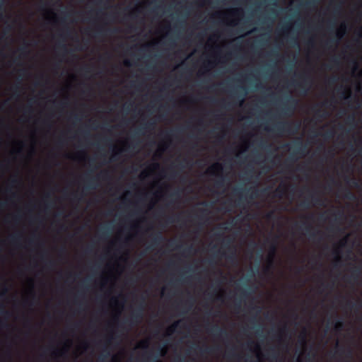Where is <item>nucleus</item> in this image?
<instances>
[{"mask_svg":"<svg viewBox=\"0 0 362 362\" xmlns=\"http://www.w3.org/2000/svg\"><path fill=\"white\" fill-rule=\"evenodd\" d=\"M300 127L299 122H279L273 125L272 128L264 127L267 131L275 132L279 134L288 133L291 134H296Z\"/></svg>","mask_w":362,"mask_h":362,"instance_id":"1","label":"nucleus"},{"mask_svg":"<svg viewBox=\"0 0 362 362\" xmlns=\"http://www.w3.org/2000/svg\"><path fill=\"white\" fill-rule=\"evenodd\" d=\"M285 146L288 147L289 151L292 153V155L285 162L286 165H288V163L289 161L295 162L297 160V158H294L295 155L305 156L307 151V147L300 139H298L291 144H286Z\"/></svg>","mask_w":362,"mask_h":362,"instance_id":"2","label":"nucleus"},{"mask_svg":"<svg viewBox=\"0 0 362 362\" xmlns=\"http://www.w3.org/2000/svg\"><path fill=\"white\" fill-rule=\"evenodd\" d=\"M144 307L143 304L139 305L136 309L134 310L130 315L129 319L124 322V324H128L130 326L137 325L143 318Z\"/></svg>","mask_w":362,"mask_h":362,"instance_id":"3","label":"nucleus"},{"mask_svg":"<svg viewBox=\"0 0 362 362\" xmlns=\"http://www.w3.org/2000/svg\"><path fill=\"white\" fill-rule=\"evenodd\" d=\"M298 104V100L296 99L293 98L291 96H288L286 98V100L284 103V106L282 108V112L285 115L290 116L291 115Z\"/></svg>","mask_w":362,"mask_h":362,"instance_id":"4","label":"nucleus"},{"mask_svg":"<svg viewBox=\"0 0 362 362\" xmlns=\"http://www.w3.org/2000/svg\"><path fill=\"white\" fill-rule=\"evenodd\" d=\"M310 199L311 202L315 204L320 206L324 205V202L320 196H318L316 193H311L309 197L306 198L305 200L300 202V206L304 209H309L311 206Z\"/></svg>","mask_w":362,"mask_h":362,"instance_id":"5","label":"nucleus"},{"mask_svg":"<svg viewBox=\"0 0 362 362\" xmlns=\"http://www.w3.org/2000/svg\"><path fill=\"white\" fill-rule=\"evenodd\" d=\"M300 78L302 81L300 83H296V86L303 90L304 94H306L312 82L311 78L307 74L300 75Z\"/></svg>","mask_w":362,"mask_h":362,"instance_id":"6","label":"nucleus"},{"mask_svg":"<svg viewBox=\"0 0 362 362\" xmlns=\"http://www.w3.org/2000/svg\"><path fill=\"white\" fill-rule=\"evenodd\" d=\"M240 89H243L244 92L241 93L240 91H238L235 94L232 95L233 104L238 106L243 105L245 100V97L247 94V92L245 91V89L244 88L241 87Z\"/></svg>","mask_w":362,"mask_h":362,"instance_id":"7","label":"nucleus"},{"mask_svg":"<svg viewBox=\"0 0 362 362\" xmlns=\"http://www.w3.org/2000/svg\"><path fill=\"white\" fill-rule=\"evenodd\" d=\"M254 292L253 290L251 289L250 287H247L246 288H241L240 289V300H238V298L235 300V306L236 308L239 309L241 306V302L243 298H248L251 293Z\"/></svg>","mask_w":362,"mask_h":362,"instance_id":"8","label":"nucleus"},{"mask_svg":"<svg viewBox=\"0 0 362 362\" xmlns=\"http://www.w3.org/2000/svg\"><path fill=\"white\" fill-rule=\"evenodd\" d=\"M276 242H277V238H276L270 245V252H269L270 257L269 259V265L267 268H265L264 271L266 272H268L270 269V267L273 265L274 257L276 253V250H277Z\"/></svg>","mask_w":362,"mask_h":362,"instance_id":"9","label":"nucleus"},{"mask_svg":"<svg viewBox=\"0 0 362 362\" xmlns=\"http://www.w3.org/2000/svg\"><path fill=\"white\" fill-rule=\"evenodd\" d=\"M208 331L214 337H221L223 335L228 336L226 331L224 329L218 327L217 325H212Z\"/></svg>","mask_w":362,"mask_h":362,"instance_id":"10","label":"nucleus"},{"mask_svg":"<svg viewBox=\"0 0 362 362\" xmlns=\"http://www.w3.org/2000/svg\"><path fill=\"white\" fill-rule=\"evenodd\" d=\"M303 226H304L303 229L305 230L306 234H308L309 237L312 239H314L317 236V235L321 234V232L320 230L312 232L313 226L310 223L304 222L303 223Z\"/></svg>","mask_w":362,"mask_h":362,"instance_id":"11","label":"nucleus"},{"mask_svg":"<svg viewBox=\"0 0 362 362\" xmlns=\"http://www.w3.org/2000/svg\"><path fill=\"white\" fill-rule=\"evenodd\" d=\"M334 354H337L339 356H345L349 360L353 358V351L351 348L345 349L344 347H340Z\"/></svg>","mask_w":362,"mask_h":362,"instance_id":"12","label":"nucleus"},{"mask_svg":"<svg viewBox=\"0 0 362 362\" xmlns=\"http://www.w3.org/2000/svg\"><path fill=\"white\" fill-rule=\"evenodd\" d=\"M155 126L154 122H146L142 125V127L137 131V134H144V131L150 130L153 129Z\"/></svg>","mask_w":362,"mask_h":362,"instance_id":"13","label":"nucleus"},{"mask_svg":"<svg viewBox=\"0 0 362 362\" xmlns=\"http://www.w3.org/2000/svg\"><path fill=\"white\" fill-rule=\"evenodd\" d=\"M333 253L336 255V257L334 261V267H337L339 265V264L341 261V257L339 255V249L338 248L334 249L333 251Z\"/></svg>","mask_w":362,"mask_h":362,"instance_id":"14","label":"nucleus"},{"mask_svg":"<svg viewBox=\"0 0 362 362\" xmlns=\"http://www.w3.org/2000/svg\"><path fill=\"white\" fill-rule=\"evenodd\" d=\"M225 185V177L223 175H219L218 180L215 182V186L217 188L223 187Z\"/></svg>","mask_w":362,"mask_h":362,"instance_id":"15","label":"nucleus"},{"mask_svg":"<svg viewBox=\"0 0 362 362\" xmlns=\"http://www.w3.org/2000/svg\"><path fill=\"white\" fill-rule=\"evenodd\" d=\"M345 181L348 183V184H351L352 186L355 187H357L358 188L360 187V185H359V181L357 180L355 178H350L349 177L346 176L345 177Z\"/></svg>","mask_w":362,"mask_h":362,"instance_id":"16","label":"nucleus"},{"mask_svg":"<svg viewBox=\"0 0 362 362\" xmlns=\"http://www.w3.org/2000/svg\"><path fill=\"white\" fill-rule=\"evenodd\" d=\"M163 240V237L160 233H157L153 238V244L155 245H158Z\"/></svg>","mask_w":362,"mask_h":362,"instance_id":"17","label":"nucleus"},{"mask_svg":"<svg viewBox=\"0 0 362 362\" xmlns=\"http://www.w3.org/2000/svg\"><path fill=\"white\" fill-rule=\"evenodd\" d=\"M215 170H217V171H222L223 170V166L221 163H216L215 164H214L211 168H210V173L211 174H214V171Z\"/></svg>","mask_w":362,"mask_h":362,"instance_id":"18","label":"nucleus"},{"mask_svg":"<svg viewBox=\"0 0 362 362\" xmlns=\"http://www.w3.org/2000/svg\"><path fill=\"white\" fill-rule=\"evenodd\" d=\"M346 307L351 310L354 308H357L358 310L361 308V304L359 305L353 301L347 300L346 303Z\"/></svg>","mask_w":362,"mask_h":362,"instance_id":"19","label":"nucleus"},{"mask_svg":"<svg viewBox=\"0 0 362 362\" xmlns=\"http://www.w3.org/2000/svg\"><path fill=\"white\" fill-rule=\"evenodd\" d=\"M105 29L103 26H98L96 29H95V37H101V36H103L105 35Z\"/></svg>","mask_w":362,"mask_h":362,"instance_id":"20","label":"nucleus"},{"mask_svg":"<svg viewBox=\"0 0 362 362\" xmlns=\"http://www.w3.org/2000/svg\"><path fill=\"white\" fill-rule=\"evenodd\" d=\"M95 179L94 178H90L87 180V185L86 186V189H95Z\"/></svg>","mask_w":362,"mask_h":362,"instance_id":"21","label":"nucleus"},{"mask_svg":"<svg viewBox=\"0 0 362 362\" xmlns=\"http://www.w3.org/2000/svg\"><path fill=\"white\" fill-rule=\"evenodd\" d=\"M179 323H180V321H177L168 327V332L169 334H173V332H175V329L178 327Z\"/></svg>","mask_w":362,"mask_h":362,"instance_id":"22","label":"nucleus"},{"mask_svg":"<svg viewBox=\"0 0 362 362\" xmlns=\"http://www.w3.org/2000/svg\"><path fill=\"white\" fill-rule=\"evenodd\" d=\"M344 328V322L341 320H338L334 325V329L336 331H341Z\"/></svg>","mask_w":362,"mask_h":362,"instance_id":"23","label":"nucleus"},{"mask_svg":"<svg viewBox=\"0 0 362 362\" xmlns=\"http://www.w3.org/2000/svg\"><path fill=\"white\" fill-rule=\"evenodd\" d=\"M20 235H13L10 237V241L13 244H18L21 240Z\"/></svg>","mask_w":362,"mask_h":362,"instance_id":"24","label":"nucleus"},{"mask_svg":"<svg viewBox=\"0 0 362 362\" xmlns=\"http://www.w3.org/2000/svg\"><path fill=\"white\" fill-rule=\"evenodd\" d=\"M345 25H341V27H340V30H339L337 32V36L338 37V39H340L342 37L344 33V31H345Z\"/></svg>","mask_w":362,"mask_h":362,"instance_id":"25","label":"nucleus"},{"mask_svg":"<svg viewBox=\"0 0 362 362\" xmlns=\"http://www.w3.org/2000/svg\"><path fill=\"white\" fill-rule=\"evenodd\" d=\"M233 193L235 195H238L240 196V199H239V202L238 204H240V202L242 201L243 199V196H242V189H239V188H235L233 189Z\"/></svg>","mask_w":362,"mask_h":362,"instance_id":"26","label":"nucleus"},{"mask_svg":"<svg viewBox=\"0 0 362 362\" xmlns=\"http://www.w3.org/2000/svg\"><path fill=\"white\" fill-rule=\"evenodd\" d=\"M345 197L349 199H355L354 194L349 189H346Z\"/></svg>","mask_w":362,"mask_h":362,"instance_id":"27","label":"nucleus"},{"mask_svg":"<svg viewBox=\"0 0 362 362\" xmlns=\"http://www.w3.org/2000/svg\"><path fill=\"white\" fill-rule=\"evenodd\" d=\"M0 315H4L6 317H9L10 313L4 309L2 304L0 303Z\"/></svg>","mask_w":362,"mask_h":362,"instance_id":"28","label":"nucleus"},{"mask_svg":"<svg viewBox=\"0 0 362 362\" xmlns=\"http://www.w3.org/2000/svg\"><path fill=\"white\" fill-rule=\"evenodd\" d=\"M110 356V351H107L105 354L102 355L99 357L100 362H105V359Z\"/></svg>","mask_w":362,"mask_h":362,"instance_id":"29","label":"nucleus"},{"mask_svg":"<svg viewBox=\"0 0 362 362\" xmlns=\"http://www.w3.org/2000/svg\"><path fill=\"white\" fill-rule=\"evenodd\" d=\"M284 190L280 189V188H277L276 190H275V194H274V196L276 197H281L282 195L284 194Z\"/></svg>","mask_w":362,"mask_h":362,"instance_id":"30","label":"nucleus"},{"mask_svg":"<svg viewBox=\"0 0 362 362\" xmlns=\"http://www.w3.org/2000/svg\"><path fill=\"white\" fill-rule=\"evenodd\" d=\"M57 46L59 48H60L62 50H63L64 54L69 53V50L67 49L65 44H58Z\"/></svg>","mask_w":362,"mask_h":362,"instance_id":"31","label":"nucleus"},{"mask_svg":"<svg viewBox=\"0 0 362 362\" xmlns=\"http://www.w3.org/2000/svg\"><path fill=\"white\" fill-rule=\"evenodd\" d=\"M359 274H360L359 268L355 267L354 269L352 271V276L354 278H356L358 276Z\"/></svg>","mask_w":362,"mask_h":362,"instance_id":"32","label":"nucleus"},{"mask_svg":"<svg viewBox=\"0 0 362 362\" xmlns=\"http://www.w3.org/2000/svg\"><path fill=\"white\" fill-rule=\"evenodd\" d=\"M230 244H231V240H230V239L223 240V245L225 247L228 248V249L230 247Z\"/></svg>","mask_w":362,"mask_h":362,"instance_id":"33","label":"nucleus"},{"mask_svg":"<svg viewBox=\"0 0 362 362\" xmlns=\"http://www.w3.org/2000/svg\"><path fill=\"white\" fill-rule=\"evenodd\" d=\"M325 137L326 139H331L334 136V132L333 131H328L324 134Z\"/></svg>","mask_w":362,"mask_h":362,"instance_id":"34","label":"nucleus"},{"mask_svg":"<svg viewBox=\"0 0 362 362\" xmlns=\"http://www.w3.org/2000/svg\"><path fill=\"white\" fill-rule=\"evenodd\" d=\"M349 95H350V91L349 90L341 91V98H349Z\"/></svg>","mask_w":362,"mask_h":362,"instance_id":"35","label":"nucleus"},{"mask_svg":"<svg viewBox=\"0 0 362 362\" xmlns=\"http://www.w3.org/2000/svg\"><path fill=\"white\" fill-rule=\"evenodd\" d=\"M299 341H300V343L302 344H305V342H306V336H305V333L300 336Z\"/></svg>","mask_w":362,"mask_h":362,"instance_id":"36","label":"nucleus"},{"mask_svg":"<svg viewBox=\"0 0 362 362\" xmlns=\"http://www.w3.org/2000/svg\"><path fill=\"white\" fill-rule=\"evenodd\" d=\"M6 0H0V11L3 12L5 11Z\"/></svg>","mask_w":362,"mask_h":362,"instance_id":"37","label":"nucleus"},{"mask_svg":"<svg viewBox=\"0 0 362 362\" xmlns=\"http://www.w3.org/2000/svg\"><path fill=\"white\" fill-rule=\"evenodd\" d=\"M116 338V336L110 335L107 339V344H110L112 340L115 339Z\"/></svg>","mask_w":362,"mask_h":362,"instance_id":"38","label":"nucleus"},{"mask_svg":"<svg viewBox=\"0 0 362 362\" xmlns=\"http://www.w3.org/2000/svg\"><path fill=\"white\" fill-rule=\"evenodd\" d=\"M321 112V110L320 109H317L316 111H315V114L317 115L320 117H325L327 115V112H324V114L322 115H320V112Z\"/></svg>","mask_w":362,"mask_h":362,"instance_id":"39","label":"nucleus"},{"mask_svg":"<svg viewBox=\"0 0 362 362\" xmlns=\"http://www.w3.org/2000/svg\"><path fill=\"white\" fill-rule=\"evenodd\" d=\"M18 51L23 54V55H25L26 53H27V51H26V47L24 46V47H20L18 49Z\"/></svg>","mask_w":362,"mask_h":362,"instance_id":"40","label":"nucleus"},{"mask_svg":"<svg viewBox=\"0 0 362 362\" xmlns=\"http://www.w3.org/2000/svg\"><path fill=\"white\" fill-rule=\"evenodd\" d=\"M235 257V252L234 250H232L231 255L228 256V259H234Z\"/></svg>","mask_w":362,"mask_h":362,"instance_id":"41","label":"nucleus"},{"mask_svg":"<svg viewBox=\"0 0 362 362\" xmlns=\"http://www.w3.org/2000/svg\"><path fill=\"white\" fill-rule=\"evenodd\" d=\"M337 80L336 77H332L329 78L328 82L329 84H334L337 82Z\"/></svg>","mask_w":362,"mask_h":362,"instance_id":"42","label":"nucleus"},{"mask_svg":"<svg viewBox=\"0 0 362 362\" xmlns=\"http://www.w3.org/2000/svg\"><path fill=\"white\" fill-rule=\"evenodd\" d=\"M119 152L118 151H115L114 152L112 156V160H116L117 159V156H119Z\"/></svg>","mask_w":362,"mask_h":362,"instance_id":"43","label":"nucleus"},{"mask_svg":"<svg viewBox=\"0 0 362 362\" xmlns=\"http://www.w3.org/2000/svg\"><path fill=\"white\" fill-rule=\"evenodd\" d=\"M257 192H258V190H257V189H255L252 192V194H251V196H250V197H251L252 198V197H257L258 196Z\"/></svg>","mask_w":362,"mask_h":362,"instance_id":"44","label":"nucleus"},{"mask_svg":"<svg viewBox=\"0 0 362 362\" xmlns=\"http://www.w3.org/2000/svg\"><path fill=\"white\" fill-rule=\"evenodd\" d=\"M355 121V117L354 115L348 117V122L353 123Z\"/></svg>","mask_w":362,"mask_h":362,"instance_id":"45","label":"nucleus"},{"mask_svg":"<svg viewBox=\"0 0 362 362\" xmlns=\"http://www.w3.org/2000/svg\"><path fill=\"white\" fill-rule=\"evenodd\" d=\"M213 349L211 348L206 347L203 350V352L204 353H211L212 352Z\"/></svg>","mask_w":362,"mask_h":362,"instance_id":"46","label":"nucleus"},{"mask_svg":"<svg viewBox=\"0 0 362 362\" xmlns=\"http://www.w3.org/2000/svg\"><path fill=\"white\" fill-rule=\"evenodd\" d=\"M290 28V26L288 25H284L282 28V30L284 32L288 31Z\"/></svg>","mask_w":362,"mask_h":362,"instance_id":"47","label":"nucleus"},{"mask_svg":"<svg viewBox=\"0 0 362 362\" xmlns=\"http://www.w3.org/2000/svg\"><path fill=\"white\" fill-rule=\"evenodd\" d=\"M288 327L286 326H284L282 329H281L280 332L282 334L288 332Z\"/></svg>","mask_w":362,"mask_h":362,"instance_id":"48","label":"nucleus"},{"mask_svg":"<svg viewBox=\"0 0 362 362\" xmlns=\"http://www.w3.org/2000/svg\"><path fill=\"white\" fill-rule=\"evenodd\" d=\"M13 90L15 92H19L20 91V86L18 85H16L15 86H13Z\"/></svg>","mask_w":362,"mask_h":362,"instance_id":"49","label":"nucleus"},{"mask_svg":"<svg viewBox=\"0 0 362 362\" xmlns=\"http://www.w3.org/2000/svg\"><path fill=\"white\" fill-rule=\"evenodd\" d=\"M346 239H343L341 240L340 242H339V246L340 247H344V245H345V243H346Z\"/></svg>","mask_w":362,"mask_h":362,"instance_id":"50","label":"nucleus"},{"mask_svg":"<svg viewBox=\"0 0 362 362\" xmlns=\"http://www.w3.org/2000/svg\"><path fill=\"white\" fill-rule=\"evenodd\" d=\"M269 54H270V55H272V56L276 57V56H278V55H279V53H278V52H276V51H273V52H271L269 53Z\"/></svg>","mask_w":362,"mask_h":362,"instance_id":"51","label":"nucleus"},{"mask_svg":"<svg viewBox=\"0 0 362 362\" xmlns=\"http://www.w3.org/2000/svg\"><path fill=\"white\" fill-rule=\"evenodd\" d=\"M209 263L211 265H214L216 264V262L214 261V259L213 258H211L210 259H209Z\"/></svg>","mask_w":362,"mask_h":362,"instance_id":"52","label":"nucleus"},{"mask_svg":"<svg viewBox=\"0 0 362 362\" xmlns=\"http://www.w3.org/2000/svg\"><path fill=\"white\" fill-rule=\"evenodd\" d=\"M141 344L142 345V346H143L144 348H147V347H148V342H147V341H142V342L141 343Z\"/></svg>","mask_w":362,"mask_h":362,"instance_id":"53","label":"nucleus"},{"mask_svg":"<svg viewBox=\"0 0 362 362\" xmlns=\"http://www.w3.org/2000/svg\"><path fill=\"white\" fill-rule=\"evenodd\" d=\"M8 290L7 287H5V288H4L3 292L1 293V296H4V295L8 292Z\"/></svg>","mask_w":362,"mask_h":362,"instance_id":"54","label":"nucleus"},{"mask_svg":"<svg viewBox=\"0 0 362 362\" xmlns=\"http://www.w3.org/2000/svg\"><path fill=\"white\" fill-rule=\"evenodd\" d=\"M124 64H125L126 66H130L132 65V64H131V63H130V62H129V60H125V61H124Z\"/></svg>","mask_w":362,"mask_h":362,"instance_id":"55","label":"nucleus"},{"mask_svg":"<svg viewBox=\"0 0 362 362\" xmlns=\"http://www.w3.org/2000/svg\"><path fill=\"white\" fill-rule=\"evenodd\" d=\"M11 182L14 185L18 182V180L16 178H13L11 180Z\"/></svg>","mask_w":362,"mask_h":362,"instance_id":"56","label":"nucleus"},{"mask_svg":"<svg viewBox=\"0 0 362 362\" xmlns=\"http://www.w3.org/2000/svg\"><path fill=\"white\" fill-rule=\"evenodd\" d=\"M47 265L51 267L54 265V262L53 261H49L48 263H47Z\"/></svg>","mask_w":362,"mask_h":362,"instance_id":"57","label":"nucleus"},{"mask_svg":"<svg viewBox=\"0 0 362 362\" xmlns=\"http://www.w3.org/2000/svg\"><path fill=\"white\" fill-rule=\"evenodd\" d=\"M332 62H333L334 63H335L336 64H338L339 63V60H338V59H337V58H333V59H332Z\"/></svg>","mask_w":362,"mask_h":362,"instance_id":"58","label":"nucleus"},{"mask_svg":"<svg viewBox=\"0 0 362 362\" xmlns=\"http://www.w3.org/2000/svg\"><path fill=\"white\" fill-rule=\"evenodd\" d=\"M290 42H291V43L297 44V41H296V38H291Z\"/></svg>","mask_w":362,"mask_h":362,"instance_id":"59","label":"nucleus"},{"mask_svg":"<svg viewBox=\"0 0 362 362\" xmlns=\"http://www.w3.org/2000/svg\"><path fill=\"white\" fill-rule=\"evenodd\" d=\"M192 250V246H189V247H188L185 250V251H186V252H191Z\"/></svg>","mask_w":362,"mask_h":362,"instance_id":"60","label":"nucleus"},{"mask_svg":"<svg viewBox=\"0 0 362 362\" xmlns=\"http://www.w3.org/2000/svg\"><path fill=\"white\" fill-rule=\"evenodd\" d=\"M73 199H74V200H79V199H80L78 197V195H77V194H73Z\"/></svg>","mask_w":362,"mask_h":362,"instance_id":"61","label":"nucleus"},{"mask_svg":"<svg viewBox=\"0 0 362 362\" xmlns=\"http://www.w3.org/2000/svg\"><path fill=\"white\" fill-rule=\"evenodd\" d=\"M159 350L160 352H162V355H164L165 354V351L163 348L159 347Z\"/></svg>","mask_w":362,"mask_h":362,"instance_id":"62","label":"nucleus"},{"mask_svg":"<svg viewBox=\"0 0 362 362\" xmlns=\"http://www.w3.org/2000/svg\"><path fill=\"white\" fill-rule=\"evenodd\" d=\"M171 196H172V197L175 196V197H179V194H178V192H173V193H172V194H171Z\"/></svg>","mask_w":362,"mask_h":362,"instance_id":"63","label":"nucleus"},{"mask_svg":"<svg viewBox=\"0 0 362 362\" xmlns=\"http://www.w3.org/2000/svg\"><path fill=\"white\" fill-rule=\"evenodd\" d=\"M312 4V2L310 1H308L305 3V5L307 6H309Z\"/></svg>","mask_w":362,"mask_h":362,"instance_id":"64","label":"nucleus"}]
</instances>
